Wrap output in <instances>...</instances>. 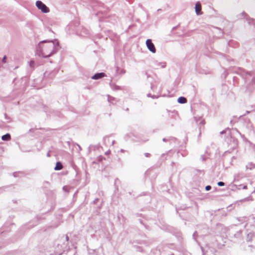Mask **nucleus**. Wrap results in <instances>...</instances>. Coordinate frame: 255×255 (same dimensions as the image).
<instances>
[{
  "label": "nucleus",
  "mask_w": 255,
  "mask_h": 255,
  "mask_svg": "<svg viewBox=\"0 0 255 255\" xmlns=\"http://www.w3.org/2000/svg\"><path fill=\"white\" fill-rule=\"evenodd\" d=\"M58 42L55 41H42L39 42L36 50L37 54L43 57H48L52 55L55 51Z\"/></svg>",
  "instance_id": "1"
},
{
  "label": "nucleus",
  "mask_w": 255,
  "mask_h": 255,
  "mask_svg": "<svg viewBox=\"0 0 255 255\" xmlns=\"http://www.w3.org/2000/svg\"><path fill=\"white\" fill-rule=\"evenodd\" d=\"M35 5L37 8L43 13H47L50 11L49 8L40 0H37Z\"/></svg>",
  "instance_id": "2"
},
{
  "label": "nucleus",
  "mask_w": 255,
  "mask_h": 255,
  "mask_svg": "<svg viewBox=\"0 0 255 255\" xmlns=\"http://www.w3.org/2000/svg\"><path fill=\"white\" fill-rule=\"evenodd\" d=\"M146 45L148 49L153 53L156 52V49L151 40L148 39L146 41Z\"/></svg>",
  "instance_id": "3"
},
{
  "label": "nucleus",
  "mask_w": 255,
  "mask_h": 255,
  "mask_svg": "<svg viewBox=\"0 0 255 255\" xmlns=\"http://www.w3.org/2000/svg\"><path fill=\"white\" fill-rule=\"evenodd\" d=\"M195 11L197 15H200L201 14V5L199 2H196L195 4Z\"/></svg>",
  "instance_id": "4"
},
{
  "label": "nucleus",
  "mask_w": 255,
  "mask_h": 255,
  "mask_svg": "<svg viewBox=\"0 0 255 255\" xmlns=\"http://www.w3.org/2000/svg\"><path fill=\"white\" fill-rule=\"evenodd\" d=\"M105 76L104 73H97L92 76V78L94 80H97L100 79Z\"/></svg>",
  "instance_id": "5"
},
{
  "label": "nucleus",
  "mask_w": 255,
  "mask_h": 255,
  "mask_svg": "<svg viewBox=\"0 0 255 255\" xmlns=\"http://www.w3.org/2000/svg\"><path fill=\"white\" fill-rule=\"evenodd\" d=\"M63 168V166L62 164L60 162H57L56 164V166L54 168V170H60L62 169Z\"/></svg>",
  "instance_id": "6"
},
{
  "label": "nucleus",
  "mask_w": 255,
  "mask_h": 255,
  "mask_svg": "<svg viewBox=\"0 0 255 255\" xmlns=\"http://www.w3.org/2000/svg\"><path fill=\"white\" fill-rule=\"evenodd\" d=\"M1 139L3 140H6V141L9 140L10 139V135L9 134L7 133V134L2 136Z\"/></svg>",
  "instance_id": "7"
},
{
  "label": "nucleus",
  "mask_w": 255,
  "mask_h": 255,
  "mask_svg": "<svg viewBox=\"0 0 255 255\" xmlns=\"http://www.w3.org/2000/svg\"><path fill=\"white\" fill-rule=\"evenodd\" d=\"M177 101L180 104H184L187 101L186 98L184 97H180L178 99Z\"/></svg>",
  "instance_id": "8"
},
{
  "label": "nucleus",
  "mask_w": 255,
  "mask_h": 255,
  "mask_svg": "<svg viewBox=\"0 0 255 255\" xmlns=\"http://www.w3.org/2000/svg\"><path fill=\"white\" fill-rule=\"evenodd\" d=\"M224 184H225L223 182H221V181L219 182L218 183V185L219 186H223L224 185Z\"/></svg>",
  "instance_id": "9"
},
{
  "label": "nucleus",
  "mask_w": 255,
  "mask_h": 255,
  "mask_svg": "<svg viewBox=\"0 0 255 255\" xmlns=\"http://www.w3.org/2000/svg\"><path fill=\"white\" fill-rule=\"evenodd\" d=\"M206 188V190L207 191H209V190H210V189H211V187L210 186H209V185H208V186H207L206 187V188Z\"/></svg>",
  "instance_id": "10"
},
{
  "label": "nucleus",
  "mask_w": 255,
  "mask_h": 255,
  "mask_svg": "<svg viewBox=\"0 0 255 255\" xmlns=\"http://www.w3.org/2000/svg\"><path fill=\"white\" fill-rule=\"evenodd\" d=\"M65 241L68 242V241H69V237H68L67 235H66L65 237Z\"/></svg>",
  "instance_id": "11"
},
{
  "label": "nucleus",
  "mask_w": 255,
  "mask_h": 255,
  "mask_svg": "<svg viewBox=\"0 0 255 255\" xmlns=\"http://www.w3.org/2000/svg\"><path fill=\"white\" fill-rule=\"evenodd\" d=\"M2 62H6V56H4L3 57V59H2Z\"/></svg>",
  "instance_id": "12"
},
{
  "label": "nucleus",
  "mask_w": 255,
  "mask_h": 255,
  "mask_svg": "<svg viewBox=\"0 0 255 255\" xmlns=\"http://www.w3.org/2000/svg\"><path fill=\"white\" fill-rule=\"evenodd\" d=\"M161 66H162V67H163V68L165 67V63H163V64L161 65Z\"/></svg>",
  "instance_id": "13"
},
{
  "label": "nucleus",
  "mask_w": 255,
  "mask_h": 255,
  "mask_svg": "<svg viewBox=\"0 0 255 255\" xmlns=\"http://www.w3.org/2000/svg\"><path fill=\"white\" fill-rule=\"evenodd\" d=\"M34 64V62H33V61H31V62H30V65H32V64Z\"/></svg>",
  "instance_id": "14"
},
{
  "label": "nucleus",
  "mask_w": 255,
  "mask_h": 255,
  "mask_svg": "<svg viewBox=\"0 0 255 255\" xmlns=\"http://www.w3.org/2000/svg\"><path fill=\"white\" fill-rule=\"evenodd\" d=\"M243 189H247V186H244L243 187Z\"/></svg>",
  "instance_id": "15"
}]
</instances>
